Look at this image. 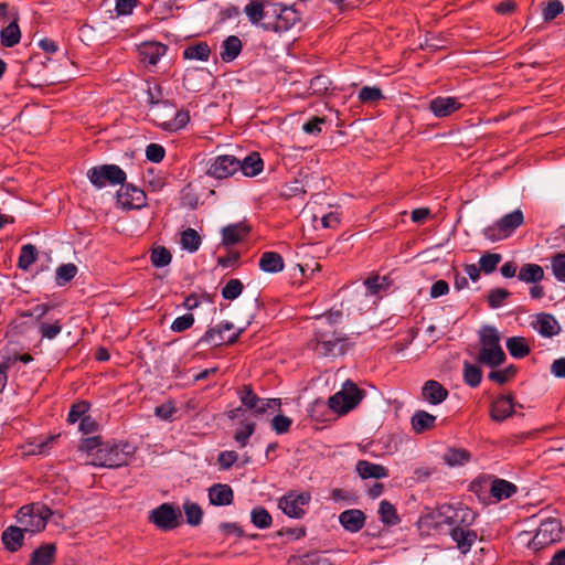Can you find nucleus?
Segmentation results:
<instances>
[{
  "mask_svg": "<svg viewBox=\"0 0 565 565\" xmlns=\"http://www.w3.org/2000/svg\"><path fill=\"white\" fill-rule=\"evenodd\" d=\"M239 166L238 171L248 178L258 175L264 169V162L258 152L247 154L243 160H239Z\"/></svg>",
  "mask_w": 565,
  "mask_h": 565,
  "instance_id": "obj_26",
  "label": "nucleus"
},
{
  "mask_svg": "<svg viewBox=\"0 0 565 565\" xmlns=\"http://www.w3.org/2000/svg\"><path fill=\"white\" fill-rule=\"evenodd\" d=\"M291 424H292V420L285 415H276L271 419V428L278 435L287 433L289 430Z\"/></svg>",
  "mask_w": 565,
  "mask_h": 565,
  "instance_id": "obj_63",
  "label": "nucleus"
},
{
  "mask_svg": "<svg viewBox=\"0 0 565 565\" xmlns=\"http://www.w3.org/2000/svg\"><path fill=\"white\" fill-rule=\"evenodd\" d=\"M510 291L504 288H494L489 291L488 305L491 309L501 308L510 297Z\"/></svg>",
  "mask_w": 565,
  "mask_h": 565,
  "instance_id": "obj_50",
  "label": "nucleus"
},
{
  "mask_svg": "<svg viewBox=\"0 0 565 565\" xmlns=\"http://www.w3.org/2000/svg\"><path fill=\"white\" fill-rule=\"evenodd\" d=\"M355 471L362 479H385L388 477L387 469L379 463L367 460H359L355 465Z\"/></svg>",
  "mask_w": 565,
  "mask_h": 565,
  "instance_id": "obj_23",
  "label": "nucleus"
},
{
  "mask_svg": "<svg viewBox=\"0 0 565 565\" xmlns=\"http://www.w3.org/2000/svg\"><path fill=\"white\" fill-rule=\"evenodd\" d=\"M143 190L132 184H127L117 193V205L124 210H139L146 205Z\"/></svg>",
  "mask_w": 565,
  "mask_h": 565,
  "instance_id": "obj_14",
  "label": "nucleus"
},
{
  "mask_svg": "<svg viewBox=\"0 0 565 565\" xmlns=\"http://www.w3.org/2000/svg\"><path fill=\"white\" fill-rule=\"evenodd\" d=\"M183 510L186 516L188 524L196 526L201 523L203 511L198 503L185 501L183 504Z\"/></svg>",
  "mask_w": 565,
  "mask_h": 565,
  "instance_id": "obj_46",
  "label": "nucleus"
},
{
  "mask_svg": "<svg viewBox=\"0 0 565 565\" xmlns=\"http://www.w3.org/2000/svg\"><path fill=\"white\" fill-rule=\"evenodd\" d=\"M233 497L232 488L225 483H216L209 489V500L212 505H230L233 502Z\"/></svg>",
  "mask_w": 565,
  "mask_h": 565,
  "instance_id": "obj_24",
  "label": "nucleus"
},
{
  "mask_svg": "<svg viewBox=\"0 0 565 565\" xmlns=\"http://www.w3.org/2000/svg\"><path fill=\"white\" fill-rule=\"evenodd\" d=\"M364 397V392L351 380H347L339 392L328 399V405L338 415H344L355 408Z\"/></svg>",
  "mask_w": 565,
  "mask_h": 565,
  "instance_id": "obj_3",
  "label": "nucleus"
},
{
  "mask_svg": "<svg viewBox=\"0 0 565 565\" xmlns=\"http://www.w3.org/2000/svg\"><path fill=\"white\" fill-rule=\"evenodd\" d=\"M194 323V316L192 313H185L173 320L170 326L172 332H183L190 329Z\"/></svg>",
  "mask_w": 565,
  "mask_h": 565,
  "instance_id": "obj_58",
  "label": "nucleus"
},
{
  "mask_svg": "<svg viewBox=\"0 0 565 565\" xmlns=\"http://www.w3.org/2000/svg\"><path fill=\"white\" fill-rule=\"evenodd\" d=\"M422 397L429 405H439L448 397V391L439 382L428 380L422 387Z\"/></svg>",
  "mask_w": 565,
  "mask_h": 565,
  "instance_id": "obj_19",
  "label": "nucleus"
},
{
  "mask_svg": "<svg viewBox=\"0 0 565 565\" xmlns=\"http://www.w3.org/2000/svg\"><path fill=\"white\" fill-rule=\"evenodd\" d=\"M238 455L233 450H224L218 454L217 462L220 465V469L228 470L234 463L237 461Z\"/></svg>",
  "mask_w": 565,
  "mask_h": 565,
  "instance_id": "obj_60",
  "label": "nucleus"
},
{
  "mask_svg": "<svg viewBox=\"0 0 565 565\" xmlns=\"http://www.w3.org/2000/svg\"><path fill=\"white\" fill-rule=\"evenodd\" d=\"M211 54L210 46L205 42H199L193 45H189L183 51V57L191 61H209Z\"/></svg>",
  "mask_w": 565,
  "mask_h": 565,
  "instance_id": "obj_34",
  "label": "nucleus"
},
{
  "mask_svg": "<svg viewBox=\"0 0 565 565\" xmlns=\"http://www.w3.org/2000/svg\"><path fill=\"white\" fill-rule=\"evenodd\" d=\"M562 539L561 522L557 519H546L541 522L529 546L532 550H541Z\"/></svg>",
  "mask_w": 565,
  "mask_h": 565,
  "instance_id": "obj_7",
  "label": "nucleus"
},
{
  "mask_svg": "<svg viewBox=\"0 0 565 565\" xmlns=\"http://www.w3.org/2000/svg\"><path fill=\"white\" fill-rule=\"evenodd\" d=\"M440 514L444 516L445 523L452 527H468L476 519V513L470 508L461 504H444L440 508Z\"/></svg>",
  "mask_w": 565,
  "mask_h": 565,
  "instance_id": "obj_11",
  "label": "nucleus"
},
{
  "mask_svg": "<svg viewBox=\"0 0 565 565\" xmlns=\"http://www.w3.org/2000/svg\"><path fill=\"white\" fill-rule=\"evenodd\" d=\"M491 495L498 500L512 497L516 492V487L510 481L497 479L491 484Z\"/></svg>",
  "mask_w": 565,
  "mask_h": 565,
  "instance_id": "obj_35",
  "label": "nucleus"
},
{
  "mask_svg": "<svg viewBox=\"0 0 565 565\" xmlns=\"http://www.w3.org/2000/svg\"><path fill=\"white\" fill-rule=\"evenodd\" d=\"M271 515L264 507H255L250 511V522L257 529L264 530L271 525Z\"/></svg>",
  "mask_w": 565,
  "mask_h": 565,
  "instance_id": "obj_40",
  "label": "nucleus"
},
{
  "mask_svg": "<svg viewBox=\"0 0 565 565\" xmlns=\"http://www.w3.org/2000/svg\"><path fill=\"white\" fill-rule=\"evenodd\" d=\"M24 530L18 526H9L2 533L1 540L9 552H17L23 543Z\"/></svg>",
  "mask_w": 565,
  "mask_h": 565,
  "instance_id": "obj_29",
  "label": "nucleus"
},
{
  "mask_svg": "<svg viewBox=\"0 0 565 565\" xmlns=\"http://www.w3.org/2000/svg\"><path fill=\"white\" fill-rule=\"evenodd\" d=\"M55 552L54 544L41 545L31 554L30 565H50L54 559Z\"/></svg>",
  "mask_w": 565,
  "mask_h": 565,
  "instance_id": "obj_32",
  "label": "nucleus"
},
{
  "mask_svg": "<svg viewBox=\"0 0 565 565\" xmlns=\"http://www.w3.org/2000/svg\"><path fill=\"white\" fill-rule=\"evenodd\" d=\"M201 243V237L195 230L186 228L181 233L180 244L184 250L195 253L200 248Z\"/></svg>",
  "mask_w": 565,
  "mask_h": 565,
  "instance_id": "obj_37",
  "label": "nucleus"
},
{
  "mask_svg": "<svg viewBox=\"0 0 565 565\" xmlns=\"http://www.w3.org/2000/svg\"><path fill=\"white\" fill-rule=\"evenodd\" d=\"M239 398L242 404L248 408L254 409V407L257 406V403H259V397L253 392V390L249 386H245L241 393Z\"/></svg>",
  "mask_w": 565,
  "mask_h": 565,
  "instance_id": "obj_62",
  "label": "nucleus"
},
{
  "mask_svg": "<svg viewBox=\"0 0 565 565\" xmlns=\"http://www.w3.org/2000/svg\"><path fill=\"white\" fill-rule=\"evenodd\" d=\"M190 120V115L185 110L175 111L172 119L167 120L162 124V128L167 131H178L184 128Z\"/></svg>",
  "mask_w": 565,
  "mask_h": 565,
  "instance_id": "obj_45",
  "label": "nucleus"
},
{
  "mask_svg": "<svg viewBox=\"0 0 565 565\" xmlns=\"http://www.w3.org/2000/svg\"><path fill=\"white\" fill-rule=\"evenodd\" d=\"M481 347H492L500 344V335L494 327H483L480 331Z\"/></svg>",
  "mask_w": 565,
  "mask_h": 565,
  "instance_id": "obj_55",
  "label": "nucleus"
},
{
  "mask_svg": "<svg viewBox=\"0 0 565 565\" xmlns=\"http://www.w3.org/2000/svg\"><path fill=\"white\" fill-rule=\"evenodd\" d=\"M166 154L164 148L159 143H149L146 148V158L150 162L159 163Z\"/></svg>",
  "mask_w": 565,
  "mask_h": 565,
  "instance_id": "obj_59",
  "label": "nucleus"
},
{
  "mask_svg": "<svg viewBox=\"0 0 565 565\" xmlns=\"http://www.w3.org/2000/svg\"><path fill=\"white\" fill-rule=\"evenodd\" d=\"M460 108L461 103L452 96H439L429 103V110L437 118L447 117Z\"/></svg>",
  "mask_w": 565,
  "mask_h": 565,
  "instance_id": "obj_16",
  "label": "nucleus"
},
{
  "mask_svg": "<svg viewBox=\"0 0 565 565\" xmlns=\"http://www.w3.org/2000/svg\"><path fill=\"white\" fill-rule=\"evenodd\" d=\"M513 399L511 396L501 395L491 404L490 415L495 422H502L513 415Z\"/></svg>",
  "mask_w": 565,
  "mask_h": 565,
  "instance_id": "obj_22",
  "label": "nucleus"
},
{
  "mask_svg": "<svg viewBox=\"0 0 565 565\" xmlns=\"http://www.w3.org/2000/svg\"><path fill=\"white\" fill-rule=\"evenodd\" d=\"M177 409L171 402L163 403L154 408V415L162 420L171 422Z\"/></svg>",
  "mask_w": 565,
  "mask_h": 565,
  "instance_id": "obj_64",
  "label": "nucleus"
},
{
  "mask_svg": "<svg viewBox=\"0 0 565 565\" xmlns=\"http://www.w3.org/2000/svg\"><path fill=\"white\" fill-rule=\"evenodd\" d=\"M564 10L559 0H550L542 10V17L545 22L554 20Z\"/></svg>",
  "mask_w": 565,
  "mask_h": 565,
  "instance_id": "obj_56",
  "label": "nucleus"
},
{
  "mask_svg": "<svg viewBox=\"0 0 565 565\" xmlns=\"http://www.w3.org/2000/svg\"><path fill=\"white\" fill-rule=\"evenodd\" d=\"M87 179L96 189L124 184L126 172L117 164H102L88 169Z\"/></svg>",
  "mask_w": 565,
  "mask_h": 565,
  "instance_id": "obj_5",
  "label": "nucleus"
},
{
  "mask_svg": "<svg viewBox=\"0 0 565 565\" xmlns=\"http://www.w3.org/2000/svg\"><path fill=\"white\" fill-rule=\"evenodd\" d=\"M365 514L359 509H349L340 513L339 523L350 533H358L365 524Z\"/></svg>",
  "mask_w": 565,
  "mask_h": 565,
  "instance_id": "obj_18",
  "label": "nucleus"
},
{
  "mask_svg": "<svg viewBox=\"0 0 565 565\" xmlns=\"http://www.w3.org/2000/svg\"><path fill=\"white\" fill-rule=\"evenodd\" d=\"M139 52L142 63L154 66L166 54L167 46L162 43L150 41L142 43L139 47Z\"/></svg>",
  "mask_w": 565,
  "mask_h": 565,
  "instance_id": "obj_21",
  "label": "nucleus"
},
{
  "mask_svg": "<svg viewBox=\"0 0 565 565\" xmlns=\"http://www.w3.org/2000/svg\"><path fill=\"white\" fill-rule=\"evenodd\" d=\"M387 287V280L385 277L374 276L370 277L363 282L364 295L375 297L381 290Z\"/></svg>",
  "mask_w": 565,
  "mask_h": 565,
  "instance_id": "obj_44",
  "label": "nucleus"
},
{
  "mask_svg": "<svg viewBox=\"0 0 565 565\" xmlns=\"http://www.w3.org/2000/svg\"><path fill=\"white\" fill-rule=\"evenodd\" d=\"M255 431V424L252 422L242 423L239 428L235 431L234 439L239 447H245L248 443L249 437Z\"/></svg>",
  "mask_w": 565,
  "mask_h": 565,
  "instance_id": "obj_53",
  "label": "nucleus"
},
{
  "mask_svg": "<svg viewBox=\"0 0 565 565\" xmlns=\"http://www.w3.org/2000/svg\"><path fill=\"white\" fill-rule=\"evenodd\" d=\"M444 460L449 467L463 466L470 460V452L461 448H449L444 454Z\"/></svg>",
  "mask_w": 565,
  "mask_h": 565,
  "instance_id": "obj_36",
  "label": "nucleus"
},
{
  "mask_svg": "<svg viewBox=\"0 0 565 565\" xmlns=\"http://www.w3.org/2000/svg\"><path fill=\"white\" fill-rule=\"evenodd\" d=\"M436 416L425 412L417 411L412 417V426L416 433H423L434 426Z\"/></svg>",
  "mask_w": 565,
  "mask_h": 565,
  "instance_id": "obj_39",
  "label": "nucleus"
},
{
  "mask_svg": "<svg viewBox=\"0 0 565 565\" xmlns=\"http://www.w3.org/2000/svg\"><path fill=\"white\" fill-rule=\"evenodd\" d=\"M482 379V373L479 366L470 364L469 362L463 363V380L465 383L471 387H477Z\"/></svg>",
  "mask_w": 565,
  "mask_h": 565,
  "instance_id": "obj_48",
  "label": "nucleus"
},
{
  "mask_svg": "<svg viewBox=\"0 0 565 565\" xmlns=\"http://www.w3.org/2000/svg\"><path fill=\"white\" fill-rule=\"evenodd\" d=\"M38 329L42 339L53 340L61 333L62 324L58 320L54 322L41 321Z\"/></svg>",
  "mask_w": 565,
  "mask_h": 565,
  "instance_id": "obj_49",
  "label": "nucleus"
},
{
  "mask_svg": "<svg viewBox=\"0 0 565 565\" xmlns=\"http://www.w3.org/2000/svg\"><path fill=\"white\" fill-rule=\"evenodd\" d=\"M533 329L544 338H552L561 332V326L551 313H539L532 321Z\"/></svg>",
  "mask_w": 565,
  "mask_h": 565,
  "instance_id": "obj_17",
  "label": "nucleus"
},
{
  "mask_svg": "<svg viewBox=\"0 0 565 565\" xmlns=\"http://www.w3.org/2000/svg\"><path fill=\"white\" fill-rule=\"evenodd\" d=\"M316 352L324 356L343 354L348 347L347 338L337 337L334 333L321 331L320 329L316 332Z\"/></svg>",
  "mask_w": 565,
  "mask_h": 565,
  "instance_id": "obj_9",
  "label": "nucleus"
},
{
  "mask_svg": "<svg viewBox=\"0 0 565 565\" xmlns=\"http://www.w3.org/2000/svg\"><path fill=\"white\" fill-rule=\"evenodd\" d=\"M245 331V328H241L237 331L226 335L225 332L216 326L209 328L205 333L199 339L198 345L207 344L211 347H220L224 343H234L239 335Z\"/></svg>",
  "mask_w": 565,
  "mask_h": 565,
  "instance_id": "obj_15",
  "label": "nucleus"
},
{
  "mask_svg": "<svg viewBox=\"0 0 565 565\" xmlns=\"http://www.w3.org/2000/svg\"><path fill=\"white\" fill-rule=\"evenodd\" d=\"M77 267L72 264H63L57 267L55 273V282L57 286H65L68 284L76 275Z\"/></svg>",
  "mask_w": 565,
  "mask_h": 565,
  "instance_id": "obj_43",
  "label": "nucleus"
},
{
  "mask_svg": "<svg viewBox=\"0 0 565 565\" xmlns=\"http://www.w3.org/2000/svg\"><path fill=\"white\" fill-rule=\"evenodd\" d=\"M182 514L179 508L162 503L149 513V521L161 531H171L179 526Z\"/></svg>",
  "mask_w": 565,
  "mask_h": 565,
  "instance_id": "obj_8",
  "label": "nucleus"
},
{
  "mask_svg": "<svg viewBox=\"0 0 565 565\" xmlns=\"http://www.w3.org/2000/svg\"><path fill=\"white\" fill-rule=\"evenodd\" d=\"M275 9L276 2L270 0H252L245 6L244 13L252 24L262 26L264 22L271 20Z\"/></svg>",
  "mask_w": 565,
  "mask_h": 565,
  "instance_id": "obj_12",
  "label": "nucleus"
},
{
  "mask_svg": "<svg viewBox=\"0 0 565 565\" xmlns=\"http://www.w3.org/2000/svg\"><path fill=\"white\" fill-rule=\"evenodd\" d=\"M239 160L231 154L217 156L210 160L207 174L216 179H225L238 171Z\"/></svg>",
  "mask_w": 565,
  "mask_h": 565,
  "instance_id": "obj_13",
  "label": "nucleus"
},
{
  "mask_svg": "<svg viewBox=\"0 0 565 565\" xmlns=\"http://www.w3.org/2000/svg\"><path fill=\"white\" fill-rule=\"evenodd\" d=\"M379 515L380 520L386 525H396L399 522L395 507L386 500L381 501Z\"/></svg>",
  "mask_w": 565,
  "mask_h": 565,
  "instance_id": "obj_41",
  "label": "nucleus"
},
{
  "mask_svg": "<svg viewBox=\"0 0 565 565\" xmlns=\"http://www.w3.org/2000/svg\"><path fill=\"white\" fill-rule=\"evenodd\" d=\"M301 20V14L292 7L276 3L275 15L270 21L264 22L262 28L266 31L286 32Z\"/></svg>",
  "mask_w": 565,
  "mask_h": 565,
  "instance_id": "obj_6",
  "label": "nucleus"
},
{
  "mask_svg": "<svg viewBox=\"0 0 565 565\" xmlns=\"http://www.w3.org/2000/svg\"><path fill=\"white\" fill-rule=\"evenodd\" d=\"M242 41L236 35L227 36L221 44L220 56L224 62H233L242 52Z\"/></svg>",
  "mask_w": 565,
  "mask_h": 565,
  "instance_id": "obj_27",
  "label": "nucleus"
},
{
  "mask_svg": "<svg viewBox=\"0 0 565 565\" xmlns=\"http://www.w3.org/2000/svg\"><path fill=\"white\" fill-rule=\"evenodd\" d=\"M383 98L382 90L376 86H364L359 92V99L362 103H373Z\"/></svg>",
  "mask_w": 565,
  "mask_h": 565,
  "instance_id": "obj_57",
  "label": "nucleus"
},
{
  "mask_svg": "<svg viewBox=\"0 0 565 565\" xmlns=\"http://www.w3.org/2000/svg\"><path fill=\"white\" fill-rule=\"evenodd\" d=\"M79 449L87 455V463L110 469L127 465L135 452L128 443H104L98 436L83 439Z\"/></svg>",
  "mask_w": 565,
  "mask_h": 565,
  "instance_id": "obj_1",
  "label": "nucleus"
},
{
  "mask_svg": "<svg viewBox=\"0 0 565 565\" xmlns=\"http://www.w3.org/2000/svg\"><path fill=\"white\" fill-rule=\"evenodd\" d=\"M171 258L172 256L166 247L159 246L153 248L151 252V263L157 268L168 266L171 262Z\"/></svg>",
  "mask_w": 565,
  "mask_h": 565,
  "instance_id": "obj_54",
  "label": "nucleus"
},
{
  "mask_svg": "<svg viewBox=\"0 0 565 565\" xmlns=\"http://www.w3.org/2000/svg\"><path fill=\"white\" fill-rule=\"evenodd\" d=\"M311 500L309 492H289L278 502L279 509L289 518L300 519L306 513V508Z\"/></svg>",
  "mask_w": 565,
  "mask_h": 565,
  "instance_id": "obj_10",
  "label": "nucleus"
},
{
  "mask_svg": "<svg viewBox=\"0 0 565 565\" xmlns=\"http://www.w3.org/2000/svg\"><path fill=\"white\" fill-rule=\"evenodd\" d=\"M501 255L497 253H486L479 259V266L486 274H491L495 270L498 264L501 262Z\"/></svg>",
  "mask_w": 565,
  "mask_h": 565,
  "instance_id": "obj_52",
  "label": "nucleus"
},
{
  "mask_svg": "<svg viewBox=\"0 0 565 565\" xmlns=\"http://www.w3.org/2000/svg\"><path fill=\"white\" fill-rule=\"evenodd\" d=\"M258 265L264 273L268 274L280 273L285 267L282 257L276 252L263 253Z\"/></svg>",
  "mask_w": 565,
  "mask_h": 565,
  "instance_id": "obj_28",
  "label": "nucleus"
},
{
  "mask_svg": "<svg viewBox=\"0 0 565 565\" xmlns=\"http://www.w3.org/2000/svg\"><path fill=\"white\" fill-rule=\"evenodd\" d=\"M505 345L511 356L515 359H522L530 352V348L523 337L509 338Z\"/></svg>",
  "mask_w": 565,
  "mask_h": 565,
  "instance_id": "obj_38",
  "label": "nucleus"
},
{
  "mask_svg": "<svg viewBox=\"0 0 565 565\" xmlns=\"http://www.w3.org/2000/svg\"><path fill=\"white\" fill-rule=\"evenodd\" d=\"M518 279L525 284H539L544 279V269L534 263L524 264L518 271Z\"/></svg>",
  "mask_w": 565,
  "mask_h": 565,
  "instance_id": "obj_30",
  "label": "nucleus"
},
{
  "mask_svg": "<svg viewBox=\"0 0 565 565\" xmlns=\"http://www.w3.org/2000/svg\"><path fill=\"white\" fill-rule=\"evenodd\" d=\"M551 269L555 279L565 284V253H558L551 258Z\"/></svg>",
  "mask_w": 565,
  "mask_h": 565,
  "instance_id": "obj_51",
  "label": "nucleus"
},
{
  "mask_svg": "<svg viewBox=\"0 0 565 565\" xmlns=\"http://www.w3.org/2000/svg\"><path fill=\"white\" fill-rule=\"evenodd\" d=\"M450 537L456 543L457 548L462 554H467L470 552L473 543L477 541L478 535L473 530L468 527L455 526L450 531Z\"/></svg>",
  "mask_w": 565,
  "mask_h": 565,
  "instance_id": "obj_20",
  "label": "nucleus"
},
{
  "mask_svg": "<svg viewBox=\"0 0 565 565\" xmlns=\"http://www.w3.org/2000/svg\"><path fill=\"white\" fill-rule=\"evenodd\" d=\"M248 228L242 223L230 224L222 230L224 245H234L241 242L247 234Z\"/></svg>",
  "mask_w": 565,
  "mask_h": 565,
  "instance_id": "obj_31",
  "label": "nucleus"
},
{
  "mask_svg": "<svg viewBox=\"0 0 565 565\" xmlns=\"http://www.w3.org/2000/svg\"><path fill=\"white\" fill-rule=\"evenodd\" d=\"M1 44L6 47L17 45L21 40V32L17 19L11 21L0 31Z\"/></svg>",
  "mask_w": 565,
  "mask_h": 565,
  "instance_id": "obj_33",
  "label": "nucleus"
},
{
  "mask_svg": "<svg viewBox=\"0 0 565 565\" xmlns=\"http://www.w3.org/2000/svg\"><path fill=\"white\" fill-rule=\"evenodd\" d=\"M38 257L36 247L32 244H25L21 247L18 266L22 270H28Z\"/></svg>",
  "mask_w": 565,
  "mask_h": 565,
  "instance_id": "obj_42",
  "label": "nucleus"
},
{
  "mask_svg": "<svg viewBox=\"0 0 565 565\" xmlns=\"http://www.w3.org/2000/svg\"><path fill=\"white\" fill-rule=\"evenodd\" d=\"M524 222L523 212L520 209L503 215L501 218L482 230L483 237L491 242H500L510 237Z\"/></svg>",
  "mask_w": 565,
  "mask_h": 565,
  "instance_id": "obj_2",
  "label": "nucleus"
},
{
  "mask_svg": "<svg viewBox=\"0 0 565 565\" xmlns=\"http://www.w3.org/2000/svg\"><path fill=\"white\" fill-rule=\"evenodd\" d=\"M52 511L44 504H29L20 508L17 514V521L22 529L29 533H38L45 529Z\"/></svg>",
  "mask_w": 565,
  "mask_h": 565,
  "instance_id": "obj_4",
  "label": "nucleus"
},
{
  "mask_svg": "<svg viewBox=\"0 0 565 565\" xmlns=\"http://www.w3.org/2000/svg\"><path fill=\"white\" fill-rule=\"evenodd\" d=\"M138 0H115V12L118 17L132 14Z\"/></svg>",
  "mask_w": 565,
  "mask_h": 565,
  "instance_id": "obj_61",
  "label": "nucleus"
},
{
  "mask_svg": "<svg viewBox=\"0 0 565 565\" xmlns=\"http://www.w3.org/2000/svg\"><path fill=\"white\" fill-rule=\"evenodd\" d=\"M243 288H244V286L239 279L232 278L222 288L221 294L225 300L233 301L242 295Z\"/></svg>",
  "mask_w": 565,
  "mask_h": 565,
  "instance_id": "obj_47",
  "label": "nucleus"
},
{
  "mask_svg": "<svg viewBox=\"0 0 565 565\" xmlns=\"http://www.w3.org/2000/svg\"><path fill=\"white\" fill-rule=\"evenodd\" d=\"M478 360L488 366L495 367L504 362L505 354L500 344L492 347H481Z\"/></svg>",
  "mask_w": 565,
  "mask_h": 565,
  "instance_id": "obj_25",
  "label": "nucleus"
}]
</instances>
